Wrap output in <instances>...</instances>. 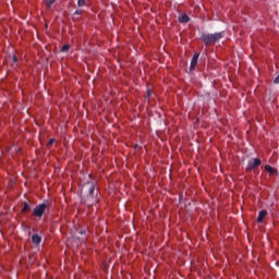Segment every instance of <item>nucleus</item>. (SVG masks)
Returning a JSON list of instances; mask_svg holds the SVG:
<instances>
[{"mask_svg":"<svg viewBox=\"0 0 279 279\" xmlns=\"http://www.w3.org/2000/svg\"><path fill=\"white\" fill-rule=\"evenodd\" d=\"M54 144V138H50L47 143V146H52Z\"/></svg>","mask_w":279,"mask_h":279,"instance_id":"14","label":"nucleus"},{"mask_svg":"<svg viewBox=\"0 0 279 279\" xmlns=\"http://www.w3.org/2000/svg\"><path fill=\"white\" fill-rule=\"evenodd\" d=\"M199 56H201L199 52H195L193 54L192 60H191L190 71H195V69L198 64Z\"/></svg>","mask_w":279,"mask_h":279,"instance_id":"5","label":"nucleus"},{"mask_svg":"<svg viewBox=\"0 0 279 279\" xmlns=\"http://www.w3.org/2000/svg\"><path fill=\"white\" fill-rule=\"evenodd\" d=\"M84 5H86V0H77L78 8H84Z\"/></svg>","mask_w":279,"mask_h":279,"instance_id":"12","label":"nucleus"},{"mask_svg":"<svg viewBox=\"0 0 279 279\" xmlns=\"http://www.w3.org/2000/svg\"><path fill=\"white\" fill-rule=\"evenodd\" d=\"M265 171L269 173L270 175H278V170L270 165L265 166Z\"/></svg>","mask_w":279,"mask_h":279,"instance_id":"7","label":"nucleus"},{"mask_svg":"<svg viewBox=\"0 0 279 279\" xmlns=\"http://www.w3.org/2000/svg\"><path fill=\"white\" fill-rule=\"evenodd\" d=\"M31 210H32V205H31V203L25 202V203H24V207L22 208V214H27V213H29Z\"/></svg>","mask_w":279,"mask_h":279,"instance_id":"10","label":"nucleus"},{"mask_svg":"<svg viewBox=\"0 0 279 279\" xmlns=\"http://www.w3.org/2000/svg\"><path fill=\"white\" fill-rule=\"evenodd\" d=\"M83 189L87 191L90 198H95L96 195H98V191H96V184L94 182L84 183Z\"/></svg>","mask_w":279,"mask_h":279,"instance_id":"3","label":"nucleus"},{"mask_svg":"<svg viewBox=\"0 0 279 279\" xmlns=\"http://www.w3.org/2000/svg\"><path fill=\"white\" fill-rule=\"evenodd\" d=\"M267 216H268V211H267V210H265V209H264V210H260V211L258 213V217H257L256 221H257L258 223H263Z\"/></svg>","mask_w":279,"mask_h":279,"instance_id":"6","label":"nucleus"},{"mask_svg":"<svg viewBox=\"0 0 279 279\" xmlns=\"http://www.w3.org/2000/svg\"><path fill=\"white\" fill-rule=\"evenodd\" d=\"M74 14L81 15V14H83V10H75V11H74Z\"/></svg>","mask_w":279,"mask_h":279,"instance_id":"16","label":"nucleus"},{"mask_svg":"<svg viewBox=\"0 0 279 279\" xmlns=\"http://www.w3.org/2000/svg\"><path fill=\"white\" fill-rule=\"evenodd\" d=\"M13 60H15V62H16V60H17V59H16V57H15V58H13Z\"/></svg>","mask_w":279,"mask_h":279,"instance_id":"19","label":"nucleus"},{"mask_svg":"<svg viewBox=\"0 0 279 279\" xmlns=\"http://www.w3.org/2000/svg\"><path fill=\"white\" fill-rule=\"evenodd\" d=\"M262 159L260 158H253L251 160H248L247 166L245 168L246 172H252L253 170H255L256 168L262 166Z\"/></svg>","mask_w":279,"mask_h":279,"instance_id":"4","label":"nucleus"},{"mask_svg":"<svg viewBox=\"0 0 279 279\" xmlns=\"http://www.w3.org/2000/svg\"><path fill=\"white\" fill-rule=\"evenodd\" d=\"M49 201H44L40 204H37L34 209L32 215L38 219H41L44 215H46L47 211H49Z\"/></svg>","mask_w":279,"mask_h":279,"instance_id":"2","label":"nucleus"},{"mask_svg":"<svg viewBox=\"0 0 279 279\" xmlns=\"http://www.w3.org/2000/svg\"><path fill=\"white\" fill-rule=\"evenodd\" d=\"M274 84H275V85H279V74L275 77Z\"/></svg>","mask_w":279,"mask_h":279,"instance_id":"15","label":"nucleus"},{"mask_svg":"<svg viewBox=\"0 0 279 279\" xmlns=\"http://www.w3.org/2000/svg\"><path fill=\"white\" fill-rule=\"evenodd\" d=\"M53 3H56V0H47L46 1V5L48 7V8H52V4Z\"/></svg>","mask_w":279,"mask_h":279,"instance_id":"13","label":"nucleus"},{"mask_svg":"<svg viewBox=\"0 0 279 279\" xmlns=\"http://www.w3.org/2000/svg\"><path fill=\"white\" fill-rule=\"evenodd\" d=\"M80 234H81V235H84V234H86V230H85V229H83V230H80Z\"/></svg>","mask_w":279,"mask_h":279,"instance_id":"17","label":"nucleus"},{"mask_svg":"<svg viewBox=\"0 0 279 279\" xmlns=\"http://www.w3.org/2000/svg\"><path fill=\"white\" fill-rule=\"evenodd\" d=\"M225 36H226L225 31L215 33V34L203 33L201 35V40L204 45H206V47H211L213 45H216V43H219L220 40H222Z\"/></svg>","mask_w":279,"mask_h":279,"instance_id":"1","label":"nucleus"},{"mask_svg":"<svg viewBox=\"0 0 279 279\" xmlns=\"http://www.w3.org/2000/svg\"><path fill=\"white\" fill-rule=\"evenodd\" d=\"M70 45L65 44L61 47L60 51H62L63 53H66L68 51H70Z\"/></svg>","mask_w":279,"mask_h":279,"instance_id":"11","label":"nucleus"},{"mask_svg":"<svg viewBox=\"0 0 279 279\" xmlns=\"http://www.w3.org/2000/svg\"><path fill=\"white\" fill-rule=\"evenodd\" d=\"M179 23H190L191 17L186 13H182L178 17Z\"/></svg>","mask_w":279,"mask_h":279,"instance_id":"8","label":"nucleus"},{"mask_svg":"<svg viewBox=\"0 0 279 279\" xmlns=\"http://www.w3.org/2000/svg\"><path fill=\"white\" fill-rule=\"evenodd\" d=\"M150 96H151V90L148 89V90H147V97H150Z\"/></svg>","mask_w":279,"mask_h":279,"instance_id":"18","label":"nucleus"},{"mask_svg":"<svg viewBox=\"0 0 279 279\" xmlns=\"http://www.w3.org/2000/svg\"><path fill=\"white\" fill-rule=\"evenodd\" d=\"M31 240L34 245H40L41 243V236L39 234H33Z\"/></svg>","mask_w":279,"mask_h":279,"instance_id":"9","label":"nucleus"}]
</instances>
